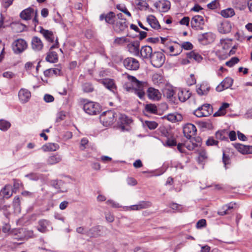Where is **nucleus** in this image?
<instances>
[{
  "label": "nucleus",
  "mask_w": 252,
  "mask_h": 252,
  "mask_svg": "<svg viewBox=\"0 0 252 252\" xmlns=\"http://www.w3.org/2000/svg\"><path fill=\"white\" fill-rule=\"evenodd\" d=\"M127 78L131 82L132 87H126V91L134 93L141 99L143 98L145 95L144 88L147 86V82L140 81L135 77L129 75L127 76Z\"/></svg>",
  "instance_id": "obj_1"
},
{
  "label": "nucleus",
  "mask_w": 252,
  "mask_h": 252,
  "mask_svg": "<svg viewBox=\"0 0 252 252\" xmlns=\"http://www.w3.org/2000/svg\"><path fill=\"white\" fill-rule=\"evenodd\" d=\"M101 123L105 126L112 125L116 120V113L112 110L103 112L99 117Z\"/></svg>",
  "instance_id": "obj_2"
},
{
  "label": "nucleus",
  "mask_w": 252,
  "mask_h": 252,
  "mask_svg": "<svg viewBox=\"0 0 252 252\" xmlns=\"http://www.w3.org/2000/svg\"><path fill=\"white\" fill-rule=\"evenodd\" d=\"M83 108L86 113L90 115H97L101 111V107L98 103L91 101L85 103Z\"/></svg>",
  "instance_id": "obj_3"
},
{
  "label": "nucleus",
  "mask_w": 252,
  "mask_h": 252,
  "mask_svg": "<svg viewBox=\"0 0 252 252\" xmlns=\"http://www.w3.org/2000/svg\"><path fill=\"white\" fill-rule=\"evenodd\" d=\"M151 64L156 67H160L164 64L165 61V55L161 52H153L150 58Z\"/></svg>",
  "instance_id": "obj_4"
},
{
  "label": "nucleus",
  "mask_w": 252,
  "mask_h": 252,
  "mask_svg": "<svg viewBox=\"0 0 252 252\" xmlns=\"http://www.w3.org/2000/svg\"><path fill=\"white\" fill-rule=\"evenodd\" d=\"M213 113V107L209 104H204L198 107L193 114L197 117H207Z\"/></svg>",
  "instance_id": "obj_5"
},
{
  "label": "nucleus",
  "mask_w": 252,
  "mask_h": 252,
  "mask_svg": "<svg viewBox=\"0 0 252 252\" xmlns=\"http://www.w3.org/2000/svg\"><path fill=\"white\" fill-rule=\"evenodd\" d=\"M28 47L27 42L23 39L19 38L12 44V48L13 52L16 54H20L24 51Z\"/></svg>",
  "instance_id": "obj_6"
},
{
  "label": "nucleus",
  "mask_w": 252,
  "mask_h": 252,
  "mask_svg": "<svg viewBox=\"0 0 252 252\" xmlns=\"http://www.w3.org/2000/svg\"><path fill=\"white\" fill-rule=\"evenodd\" d=\"M114 31L119 34L124 33L128 31V23L123 20H116L112 26Z\"/></svg>",
  "instance_id": "obj_7"
},
{
  "label": "nucleus",
  "mask_w": 252,
  "mask_h": 252,
  "mask_svg": "<svg viewBox=\"0 0 252 252\" xmlns=\"http://www.w3.org/2000/svg\"><path fill=\"white\" fill-rule=\"evenodd\" d=\"M59 42L58 39H56L55 44L50 47V50L46 57V60L50 63H55L58 61V56L56 52L51 51L53 49L58 48Z\"/></svg>",
  "instance_id": "obj_8"
},
{
  "label": "nucleus",
  "mask_w": 252,
  "mask_h": 252,
  "mask_svg": "<svg viewBox=\"0 0 252 252\" xmlns=\"http://www.w3.org/2000/svg\"><path fill=\"white\" fill-rule=\"evenodd\" d=\"M123 64L126 69L130 70H136L139 67L138 61L132 58L125 59L123 61Z\"/></svg>",
  "instance_id": "obj_9"
},
{
  "label": "nucleus",
  "mask_w": 252,
  "mask_h": 252,
  "mask_svg": "<svg viewBox=\"0 0 252 252\" xmlns=\"http://www.w3.org/2000/svg\"><path fill=\"white\" fill-rule=\"evenodd\" d=\"M215 37V34L208 32L198 35V39L202 44H207L213 42Z\"/></svg>",
  "instance_id": "obj_10"
},
{
  "label": "nucleus",
  "mask_w": 252,
  "mask_h": 252,
  "mask_svg": "<svg viewBox=\"0 0 252 252\" xmlns=\"http://www.w3.org/2000/svg\"><path fill=\"white\" fill-rule=\"evenodd\" d=\"M197 129L195 126L192 124H187L183 127L184 135L188 138L190 139L196 134Z\"/></svg>",
  "instance_id": "obj_11"
},
{
  "label": "nucleus",
  "mask_w": 252,
  "mask_h": 252,
  "mask_svg": "<svg viewBox=\"0 0 252 252\" xmlns=\"http://www.w3.org/2000/svg\"><path fill=\"white\" fill-rule=\"evenodd\" d=\"M154 6L161 12H167L170 8V2L167 0H161L156 2Z\"/></svg>",
  "instance_id": "obj_12"
},
{
  "label": "nucleus",
  "mask_w": 252,
  "mask_h": 252,
  "mask_svg": "<svg viewBox=\"0 0 252 252\" xmlns=\"http://www.w3.org/2000/svg\"><path fill=\"white\" fill-rule=\"evenodd\" d=\"M163 94L164 96L170 101L175 103L176 98L174 96L175 91L172 86L167 85L163 90Z\"/></svg>",
  "instance_id": "obj_13"
},
{
  "label": "nucleus",
  "mask_w": 252,
  "mask_h": 252,
  "mask_svg": "<svg viewBox=\"0 0 252 252\" xmlns=\"http://www.w3.org/2000/svg\"><path fill=\"white\" fill-rule=\"evenodd\" d=\"M191 26L196 30H202L204 25V19L202 16L195 15L192 17L190 22Z\"/></svg>",
  "instance_id": "obj_14"
},
{
  "label": "nucleus",
  "mask_w": 252,
  "mask_h": 252,
  "mask_svg": "<svg viewBox=\"0 0 252 252\" xmlns=\"http://www.w3.org/2000/svg\"><path fill=\"white\" fill-rule=\"evenodd\" d=\"M148 98L154 101H158L161 98V94L158 89L150 87L147 90Z\"/></svg>",
  "instance_id": "obj_15"
},
{
  "label": "nucleus",
  "mask_w": 252,
  "mask_h": 252,
  "mask_svg": "<svg viewBox=\"0 0 252 252\" xmlns=\"http://www.w3.org/2000/svg\"><path fill=\"white\" fill-rule=\"evenodd\" d=\"M233 79L230 77L225 78L217 87L218 92H221L223 90L230 88L233 84Z\"/></svg>",
  "instance_id": "obj_16"
},
{
  "label": "nucleus",
  "mask_w": 252,
  "mask_h": 252,
  "mask_svg": "<svg viewBox=\"0 0 252 252\" xmlns=\"http://www.w3.org/2000/svg\"><path fill=\"white\" fill-rule=\"evenodd\" d=\"M116 15L113 12H109L107 14H102L99 16V20L102 21L105 20V22L113 26V23L115 22Z\"/></svg>",
  "instance_id": "obj_17"
},
{
  "label": "nucleus",
  "mask_w": 252,
  "mask_h": 252,
  "mask_svg": "<svg viewBox=\"0 0 252 252\" xmlns=\"http://www.w3.org/2000/svg\"><path fill=\"white\" fill-rule=\"evenodd\" d=\"M210 90L209 85L206 82H203L199 85H197L196 89L197 94L200 95L207 94Z\"/></svg>",
  "instance_id": "obj_18"
},
{
  "label": "nucleus",
  "mask_w": 252,
  "mask_h": 252,
  "mask_svg": "<svg viewBox=\"0 0 252 252\" xmlns=\"http://www.w3.org/2000/svg\"><path fill=\"white\" fill-rule=\"evenodd\" d=\"M31 96V92L26 89H21L18 93L19 98L23 103L28 102Z\"/></svg>",
  "instance_id": "obj_19"
},
{
  "label": "nucleus",
  "mask_w": 252,
  "mask_h": 252,
  "mask_svg": "<svg viewBox=\"0 0 252 252\" xmlns=\"http://www.w3.org/2000/svg\"><path fill=\"white\" fill-rule=\"evenodd\" d=\"M232 29L231 23L228 21H224L222 22L218 28L220 32L221 33H227L229 32Z\"/></svg>",
  "instance_id": "obj_20"
},
{
  "label": "nucleus",
  "mask_w": 252,
  "mask_h": 252,
  "mask_svg": "<svg viewBox=\"0 0 252 252\" xmlns=\"http://www.w3.org/2000/svg\"><path fill=\"white\" fill-rule=\"evenodd\" d=\"M32 48L35 51H40L43 47L41 40L37 36H34L32 40Z\"/></svg>",
  "instance_id": "obj_21"
},
{
  "label": "nucleus",
  "mask_w": 252,
  "mask_h": 252,
  "mask_svg": "<svg viewBox=\"0 0 252 252\" xmlns=\"http://www.w3.org/2000/svg\"><path fill=\"white\" fill-rule=\"evenodd\" d=\"M146 20L152 28L156 30H158L160 28V26L155 16L153 15H149L147 17Z\"/></svg>",
  "instance_id": "obj_22"
},
{
  "label": "nucleus",
  "mask_w": 252,
  "mask_h": 252,
  "mask_svg": "<svg viewBox=\"0 0 252 252\" xmlns=\"http://www.w3.org/2000/svg\"><path fill=\"white\" fill-rule=\"evenodd\" d=\"M153 54L152 48L150 46H143L140 50L141 57L145 59H150Z\"/></svg>",
  "instance_id": "obj_23"
},
{
  "label": "nucleus",
  "mask_w": 252,
  "mask_h": 252,
  "mask_svg": "<svg viewBox=\"0 0 252 252\" xmlns=\"http://www.w3.org/2000/svg\"><path fill=\"white\" fill-rule=\"evenodd\" d=\"M51 185L61 192H65L67 189L64 186L63 182L62 180H54L51 182Z\"/></svg>",
  "instance_id": "obj_24"
},
{
  "label": "nucleus",
  "mask_w": 252,
  "mask_h": 252,
  "mask_svg": "<svg viewBox=\"0 0 252 252\" xmlns=\"http://www.w3.org/2000/svg\"><path fill=\"white\" fill-rule=\"evenodd\" d=\"M140 44L138 41L131 42L127 45V48L129 52L137 54L139 53Z\"/></svg>",
  "instance_id": "obj_25"
},
{
  "label": "nucleus",
  "mask_w": 252,
  "mask_h": 252,
  "mask_svg": "<svg viewBox=\"0 0 252 252\" xmlns=\"http://www.w3.org/2000/svg\"><path fill=\"white\" fill-rule=\"evenodd\" d=\"M191 95L189 91L186 90H179L178 93V98L181 102H185L188 99Z\"/></svg>",
  "instance_id": "obj_26"
},
{
  "label": "nucleus",
  "mask_w": 252,
  "mask_h": 252,
  "mask_svg": "<svg viewBox=\"0 0 252 252\" xmlns=\"http://www.w3.org/2000/svg\"><path fill=\"white\" fill-rule=\"evenodd\" d=\"M34 14L33 9L32 8H28L23 10L20 14V17L25 20H28L31 19L32 16Z\"/></svg>",
  "instance_id": "obj_27"
},
{
  "label": "nucleus",
  "mask_w": 252,
  "mask_h": 252,
  "mask_svg": "<svg viewBox=\"0 0 252 252\" xmlns=\"http://www.w3.org/2000/svg\"><path fill=\"white\" fill-rule=\"evenodd\" d=\"M102 83L106 88L113 92L116 90V86L113 79H105L102 81Z\"/></svg>",
  "instance_id": "obj_28"
},
{
  "label": "nucleus",
  "mask_w": 252,
  "mask_h": 252,
  "mask_svg": "<svg viewBox=\"0 0 252 252\" xmlns=\"http://www.w3.org/2000/svg\"><path fill=\"white\" fill-rule=\"evenodd\" d=\"M50 226V222L46 220H41L38 221L37 229L41 232L45 233L48 230V227Z\"/></svg>",
  "instance_id": "obj_29"
},
{
  "label": "nucleus",
  "mask_w": 252,
  "mask_h": 252,
  "mask_svg": "<svg viewBox=\"0 0 252 252\" xmlns=\"http://www.w3.org/2000/svg\"><path fill=\"white\" fill-rule=\"evenodd\" d=\"M40 33L48 42L53 43L54 41L55 36L52 31L42 28L40 30Z\"/></svg>",
  "instance_id": "obj_30"
},
{
  "label": "nucleus",
  "mask_w": 252,
  "mask_h": 252,
  "mask_svg": "<svg viewBox=\"0 0 252 252\" xmlns=\"http://www.w3.org/2000/svg\"><path fill=\"white\" fill-rule=\"evenodd\" d=\"M62 160V157L58 154L54 155L48 157L47 163L48 165H53L60 162Z\"/></svg>",
  "instance_id": "obj_31"
},
{
  "label": "nucleus",
  "mask_w": 252,
  "mask_h": 252,
  "mask_svg": "<svg viewBox=\"0 0 252 252\" xmlns=\"http://www.w3.org/2000/svg\"><path fill=\"white\" fill-rule=\"evenodd\" d=\"M187 57L189 60H193L197 62H201L203 59L200 54L194 51L187 53Z\"/></svg>",
  "instance_id": "obj_32"
},
{
  "label": "nucleus",
  "mask_w": 252,
  "mask_h": 252,
  "mask_svg": "<svg viewBox=\"0 0 252 252\" xmlns=\"http://www.w3.org/2000/svg\"><path fill=\"white\" fill-rule=\"evenodd\" d=\"M220 45L223 50H224V54H227V51L230 48L232 45L231 40L228 39H221L220 40Z\"/></svg>",
  "instance_id": "obj_33"
},
{
  "label": "nucleus",
  "mask_w": 252,
  "mask_h": 252,
  "mask_svg": "<svg viewBox=\"0 0 252 252\" xmlns=\"http://www.w3.org/2000/svg\"><path fill=\"white\" fill-rule=\"evenodd\" d=\"M167 119L172 122L181 121L182 120V116L179 113H171L166 116Z\"/></svg>",
  "instance_id": "obj_34"
},
{
  "label": "nucleus",
  "mask_w": 252,
  "mask_h": 252,
  "mask_svg": "<svg viewBox=\"0 0 252 252\" xmlns=\"http://www.w3.org/2000/svg\"><path fill=\"white\" fill-rule=\"evenodd\" d=\"M216 138L220 140H227L228 131L225 129L219 130L216 133Z\"/></svg>",
  "instance_id": "obj_35"
},
{
  "label": "nucleus",
  "mask_w": 252,
  "mask_h": 252,
  "mask_svg": "<svg viewBox=\"0 0 252 252\" xmlns=\"http://www.w3.org/2000/svg\"><path fill=\"white\" fill-rule=\"evenodd\" d=\"M82 89L83 92L90 93L94 91V87L91 82H85L82 85Z\"/></svg>",
  "instance_id": "obj_36"
},
{
  "label": "nucleus",
  "mask_w": 252,
  "mask_h": 252,
  "mask_svg": "<svg viewBox=\"0 0 252 252\" xmlns=\"http://www.w3.org/2000/svg\"><path fill=\"white\" fill-rule=\"evenodd\" d=\"M229 106L228 103H223L220 107L219 110L214 114L215 116H220L224 115L226 114V109Z\"/></svg>",
  "instance_id": "obj_37"
},
{
  "label": "nucleus",
  "mask_w": 252,
  "mask_h": 252,
  "mask_svg": "<svg viewBox=\"0 0 252 252\" xmlns=\"http://www.w3.org/2000/svg\"><path fill=\"white\" fill-rule=\"evenodd\" d=\"M1 192L4 197L8 198L13 193V191L11 190V187L10 185H6L4 188L1 190Z\"/></svg>",
  "instance_id": "obj_38"
},
{
  "label": "nucleus",
  "mask_w": 252,
  "mask_h": 252,
  "mask_svg": "<svg viewBox=\"0 0 252 252\" xmlns=\"http://www.w3.org/2000/svg\"><path fill=\"white\" fill-rule=\"evenodd\" d=\"M59 148L57 144L48 143L42 146V149L44 151H55Z\"/></svg>",
  "instance_id": "obj_39"
},
{
  "label": "nucleus",
  "mask_w": 252,
  "mask_h": 252,
  "mask_svg": "<svg viewBox=\"0 0 252 252\" xmlns=\"http://www.w3.org/2000/svg\"><path fill=\"white\" fill-rule=\"evenodd\" d=\"M61 73V70L59 68H50L46 70L44 72L45 76L50 77L53 75H59Z\"/></svg>",
  "instance_id": "obj_40"
},
{
  "label": "nucleus",
  "mask_w": 252,
  "mask_h": 252,
  "mask_svg": "<svg viewBox=\"0 0 252 252\" xmlns=\"http://www.w3.org/2000/svg\"><path fill=\"white\" fill-rule=\"evenodd\" d=\"M220 14L224 18H229L232 17L235 12L233 9L229 8L221 11Z\"/></svg>",
  "instance_id": "obj_41"
},
{
  "label": "nucleus",
  "mask_w": 252,
  "mask_h": 252,
  "mask_svg": "<svg viewBox=\"0 0 252 252\" xmlns=\"http://www.w3.org/2000/svg\"><path fill=\"white\" fill-rule=\"evenodd\" d=\"M233 208V206L230 205V204H227L223 206L222 208L218 211V214L220 215L223 216L229 213L228 211Z\"/></svg>",
  "instance_id": "obj_42"
},
{
  "label": "nucleus",
  "mask_w": 252,
  "mask_h": 252,
  "mask_svg": "<svg viewBox=\"0 0 252 252\" xmlns=\"http://www.w3.org/2000/svg\"><path fill=\"white\" fill-rule=\"evenodd\" d=\"M198 161L199 163L204 162L207 158V155L206 152L202 149L198 151Z\"/></svg>",
  "instance_id": "obj_43"
},
{
  "label": "nucleus",
  "mask_w": 252,
  "mask_h": 252,
  "mask_svg": "<svg viewBox=\"0 0 252 252\" xmlns=\"http://www.w3.org/2000/svg\"><path fill=\"white\" fill-rule=\"evenodd\" d=\"M145 110L147 112L152 114H156L158 112L157 107L154 104H148L145 106Z\"/></svg>",
  "instance_id": "obj_44"
},
{
  "label": "nucleus",
  "mask_w": 252,
  "mask_h": 252,
  "mask_svg": "<svg viewBox=\"0 0 252 252\" xmlns=\"http://www.w3.org/2000/svg\"><path fill=\"white\" fill-rule=\"evenodd\" d=\"M11 126L10 123L5 120H0V129L2 131H6Z\"/></svg>",
  "instance_id": "obj_45"
},
{
  "label": "nucleus",
  "mask_w": 252,
  "mask_h": 252,
  "mask_svg": "<svg viewBox=\"0 0 252 252\" xmlns=\"http://www.w3.org/2000/svg\"><path fill=\"white\" fill-rule=\"evenodd\" d=\"M128 42V39L125 36L116 37L114 40V44L117 45H122L125 43Z\"/></svg>",
  "instance_id": "obj_46"
},
{
  "label": "nucleus",
  "mask_w": 252,
  "mask_h": 252,
  "mask_svg": "<svg viewBox=\"0 0 252 252\" xmlns=\"http://www.w3.org/2000/svg\"><path fill=\"white\" fill-rule=\"evenodd\" d=\"M116 8L120 11L124 13L128 17H131V15L130 13L127 10L126 7L124 4H119L116 5Z\"/></svg>",
  "instance_id": "obj_47"
},
{
  "label": "nucleus",
  "mask_w": 252,
  "mask_h": 252,
  "mask_svg": "<svg viewBox=\"0 0 252 252\" xmlns=\"http://www.w3.org/2000/svg\"><path fill=\"white\" fill-rule=\"evenodd\" d=\"M138 208L140 210L146 209L152 206L151 202L149 201H140L138 204Z\"/></svg>",
  "instance_id": "obj_48"
},
{
  "label": "nucleus",
  "mask_w": 252,
  "mask_h": 252,
  "mask_svg": "<svg viewBox=\"0 0 252 252\" xmlns=\"http://www.w3.org/2000/svg\"><path fill=\"white\" fill-rule=\"evenodd\" d=\"M13 206L15 209L18 212L20 211V200L18 196H16L14 197L13 201Z\"/></svg>",
  "instance_id": "obj_49"
},
{
  "label": "nucleus",
  "mask_w": 252,
  "mask_h": 252,
  "mask_svg": "<svg viewBox=\"0 0 252 252\" xmlns=\"http://www.w3.org/2000/svg\"><path fill=\"white\" fill-rule=\"evenodd\" d=\"M145 125L150 129H154L156 128L158 126L157 123L154 121H146L145 122Z\"/></svg>",
  "instance_id": "obj_50"
},
{
  "label": "nucleus",
  "mask_w": 252,
  "mask_h": 252,
  "mask_svg": "<svg viewBox=\"0 0 252 252\" xmlns=\"http://www.w3.org/2000/svg\"><path fill=\"white\" fill-rule=\"evenodd\" d=\"M140 10L146 9L149 7V4L144 0H140L137 4Z\"/></svg>",
  "instance_id": "obj_51"
},
{
  "label": "nucleus",
  "mask_w": 252,
  "mask_h": 252,
  "mask_svg": "<svg viewBox=\"0 0 252 252\" xmlns=\"http://www.w3.org/2000/svg\"><path fill=\"white\" fill-rule=\"evenodd\" d=\"M239 61V59L237 57H233L228 62L225 63L226 65L229 67H232L236 63H238Z\"/></svg>",
  "instance_id": "obj_52"
},
{
  "label": "nucleus",
  "mask_w": 252,
  "mask_h": 252,
  "mask_svg": "<svg viewBox=\"0 0 252 252\" xmlns=\"http://www.w3.org/2000/svg\"><path fill=\"white\" fill-rule=\"evenodd\" d=\"M219 5V0H214L207 4V7L210 9H215Z\"/></svg>",
  "instance_id": "obj_53"
},
{
  "label": "nucleus",
  "mask_w": 252,
  "mask_h": 252,
  "mask_svg": "<svg viewBox=\"0 0 252 252\" xmlns=\"http://www.w3.org/2000/svg\"><path fill=\"white\" fill-rule=\"evenodd\" d=\"M178 48V46H171L168 47V49L169 50L170 53H171V56H177L179 54H180L181 52V50L179 49V50L177 51L176 52L174 53V51L175 49H176Z\"/></svg>",
  "instance_id": "obj_54"
},
{
  "label": "nucleus",
  "mask_w": 252,
  "mask_h": 252,
  "mask_svg": "<svg viewBox=\"0 0 252 252\" xmlns=\"http://www.w3.org/2000/svg\"><path fill=\"white\" fill-rule=\"evenodd\" d=\"M206 220L205 219H201L199 220L196 224V227L198 229L204 227L206 226Z\"/></svg>",
  "instance_id": "obj_55"
},
{
  "label": "nucleus",
  "mask_w": 252,
  "mask_h": 252,
  "mask_svg": "<svg viewBox=\"0 0 252 252\" xmlns=\"http://www.w3.org/2000/svg\"><path fill=\"white\" fill-rule=\"evenodd\" d=\"M2 76L7 79H12L15 76V73L12 71H5L2 73Z\"/></svg>",
  "instance_id": "obj_56"
},
{
  "label": "nucleus",
  "mask_w": 252,
  "mask_h": 252,
  "mask_svg": "<svg viewBox=\"0 0 252 252\" xmlns=\"http://www.w3.org/2000/svg\"><path fill=\"white\" fill-rule=\"evenodd\" d=\"M218 143L219 142L217 140H215L213 137H209L206 142L207 146L217 145Z\"/></svg>",
  "instance_id": "obj_57"
},
{
  "label": "nucleus",
  "mask_w": 252,
  "mask_h": 252,
  "mask_svg": "<svg viewBox=\"0 0 252 252\" xmlns=\"http://www.w3.org/2000/svg\"><path fill=\"white\" fill-rule=\"evenodd\" d=\"M10 226L9 224H5L2 227V231L4 233H5V234L12 235V233H11V232H10Z\"/></svg>",
  "instance_id": "obj_58"
},
{
  "label": "nucleus",
  "mask_w": 252,
  "mask_h": 252,
  "mask_svg": "<svg viewBox=\"0 0 252 252\" xmlns=\"http://www.w3.org/2000/svg\"><path fill=\"white\" fill-rule=\"evenodd\" d=\"M120 120L122 124H128L131 122V120L125 115H122Z\"/></svg>",
  "instance_id": "obj_59"
},
{
  "label": "nucleus",
  "mask_w": 252,
  "mask_h": 252,
  "mask_svg": "<svg viewBox=\"0 0 252 252\" xmlns=\"http://www.w3.org/2000/svg\"><path fill=\"white\" fill-rule=\"evenodd\" d=\"M189 17H184L179 22L181 25L189 26Z\"/></svg>",
  "instance_id": "obj_60"
},
{
  "label": "nucleus",
  "mask_w": 252,
  "mask_h": 252,
  "mask_svg": "<svg viewBox=\"0 0 252 252\" xmlns=\"http://www.w3.org/2000/svg\"><path fill=\"white\" fill-rule=\"evenodd\" d=\"M192 47V44L189 42H185L182 44V47L186 50L191 49Z\"/></svg>",
  "instance_id": "obj_61"
},
{
  "label": "nucleus",
  "mask_w": 252,
  "mask_h": 252,
  "mask_svg": "<svg viewBox=\"0 0 252 252\" xmlns=\"http://www.w3.org/2000/svg\"><path fill=\"white\" fill-rule=\"evenodd\" d=\"M105 219L109 222H112L114 220V216L110 213L105 214Z\"/></svg>",
  "instance_id": "obj_62"
},
{
  "label": "nucleus",
  "mask_w": 252,
  "mask_h": 252,
  "mask_svg": "<svg viewBox=\"0 0 252 252\" xmlns=\"http://www.w3.org/2000/svg\"><path fill=\"white\" fill-rule=\"evenodd\" d=\"M230 140L232 141H235L236 139V133L235 131L231 130L230 132H228V135Z\"/></svg>",
  "instance_id": "obj_63"
},
{
  "label": "nucleus",
  "mask_w": 252,
  "mask_h": 252,
  "mask_svg": "<svg viewBox=\"0 0 252 252\" xmlns=\"http://www.w3.org/2000/svg\"><path fill=\"white\" fill-rule=\"evenodd\" d=\"M184 144L186 148L190 151L194 150V148L197 146V144L195 143L187 142Z\"/></svg>",
  "instance_id": "obj_64"
}]
</instances>
